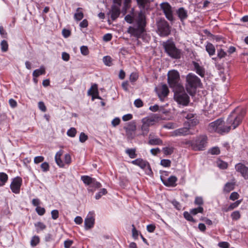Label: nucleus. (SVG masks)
<instances>
[{"mask_svg":"<svg viewBox=\"0 0 248 248\" xmlns=\"http://www.w3.org/2000/svg\"><path fill=\"white\" fill-rule=\"evenodd\" d=\"M217 166L221 169H225L228 167V164L222 160H219L217 162Z\"/></svg>","mask_w":248,"mask_h":248,"instance_id":"nucleus-43","label":"nucleus"},{"mask_svg":"<svg viewBox=\"0 0 248 248\" xmlns=\"http://www.w3.org/2000/svg\"><path fill=\"white\" fill-rule=\"evenodd\" d=\"M34 226L37 232L46 229V225L41 222H37L35 223L34 224Z\"/></svg>","mask_w":248,"mask_h":248,"instance_id":"nucleus-31","label":"nucleus"},{"mask_svg":"<svg viewBox=\"0 0 248 248\" xmlns=\"http://www.w3.org/2000/svg\"><path fill=\"white\" fill-rule=\"evenodd\" d=\"M136 152V149L135 148H127L125 150V153L130 158H135L137 157V155Z\"/></svg>","mask_w":248,"mask_h":248,"instance_id":"nucleus-28","label":"nucleus"},{"mask_svg":"<svg viewBox=\"0 0 248 248\" xmlns=\"http://www.w3.org/2000/svg\"><path fill=\"white\" fill-rule=\"evenodd\" d=\"M77 134V130L75 128L71 127L67 132V134L69 137H75Z\"/></svg>","mask_w":248,"mask_h":248,"instance_id":"nucleus-41","label":"nucleus"},{"mask_svg":"<svg viewBox=\"0 0 248 248\" xmlns=\"http://www.w3.org/2000/svg\"><path fill=\"white\" fill-rule=\"evenodd\" d=\"M176 14L181 22H183L188 17L187 12L183 7L179 8L176 11Z\"/></svg>","mask_w":248,"mask_h":248,"instance_id":"nucleus-18","label":"nucleus"},{"mask_svg":"<svg viewBox=\"0 0 248 248\" xmlns=\"http://www.w3.org/2000/svg\"><path fill=\"white\" fill-rule=\"evenodd\" d=\"M35 210L37 214L40 216L44 215L46 212L45 209L40 206H37Z\"/></svg>","mask_w":248,"mask_h":248,"instance_id":"nucleus-48","label":"nucleus"},{"mask_svg":"<svg viewBox=\"0 0 248 248\" xmlns=\"http://www.w3.org/2000/svg\"><path fill=\"white\" fill-rule=\"evenodd\" d=\"M184 113V117L188 120V123L189 127H192L196 125L198 123V120L195 118V115L193 113H187L186 114L185 112Z\"/></svg>","mask_w":248,"mask_h":248,"instance_id":"nucleus-17","label":"nucleus"},{"mask_svg":"<svg viewBox=\"0 0 248 248\" xmlns=\"http://www.w3.org/2000/svg\"><path fill=\"white\" fill-rule=\"evenodd\" d=\"M71 162V157L69 154L64 155V163L67 165H69Z\"/></svg>","mask_w":248,"mask_h":248,"instance_id":"nucleus-55","label":"nucleus"},{"mask_svg":"<svg viewBox=\"0 0 248 248\" xmlns=\"http://www.w3.org/2000/svg\"><path fill=\"white\" fill-rule=\"evenodd\" d=\"M44 157L43 156H36L34 157V162L35 164H38V163L43 162L44 161Z\"/></svg>","mask_w":248,"mask_h":248,"instance_id":"nucleus-60","label":"nucleus"},{"mask_svg":"<svg viewBox=\"0 0 248 248\" xmlns=\"http://www.w3.org/2000/svg\"><path fill=\"white\" fill-rule=\"evenodd\" d=\"M155 228V226L154 224H149L147 226V230L149 232H153Z\"/></svg>","mask_w":248,"mask_h":248,"instance_id":"nucleus-63","label":"nucleus"},{"mask_svg":"<svg viewBox=\"0 0 248 248\" xmlns=\"http://www.w3.org/2000/svg\"><path fill=\"white\" fill-rule=\"evenodd\" d=\"M227 52H225L223 49L220 48L217 50V57L213 58V59L216 60L217 58L219 59H221L223 58H225L227 56Z\"/></svg>","mask_w":248,"mask_h":248,"instance_id":"nucleus-30","label":"nucleus"},{"mask_svg":"<svg viewBox=\"0 0 248 248\" xmlns=\"http://www.w3.org/2000/svg\"><path fill=\"white\" fill-rule=\"evenodd\" d=\"M205 49L209 55L213 56L215 54L216 49L214 46L211 43H207L205 46Z\"/></svg>","mask_w":248,"mask_h":248,"instance_id":"nucleus-26","label":"nucleus"},{"mask_svg":"<svg viewBox=\"0 0 248 248\" xmlns=\"http://www.w3.org/2000/svg\"><path fill=\"white\" fill-rule=\"evenodd\" d=\"M160 7L166 18L170 21H173L174 20L173 11L170 4L168 2H164L160 4Z\"/></svg>","mask_w":248,"mask_h":248,"instance_id":"nucleus-11","label":"nucleus"},{"mask_svg":"<svg viewBox=\"0 0 248 248\" xmlns=\"http://www.w3.org/2000/svg\"><path fill=\"white\" fill-rule=\"evenodd\" d=\"M39 108L43 112H46V107L44 103L42 101H40L38 104Z\"/></svg>","mask_w":248,"mask_h":248,"instance_id":"nucleus-53","label":"nucleus"},{"mask_svg":"<svg viewBox=\"0 0 248 248\" xmlns=\"http://www.w3.org/2000/svg\"><path fill=\"white\" fill-rule=\"evenodd\" d=\"M186 88L187 92L190 95H194L197 88L200 87L202 85L200 79L195 74L189 73L186 77Z\"/></svg>","mask_w":248,"mask_h":248,"instance_id":"nucleus-3","label":"nucleus"},{"mask_svg":"<svg viewBox=\"0 0 248 248\" xmlns=\"http://www.w3.org/2000/svg\"><path fill=\"white\" fill-rule=\"evenodd\" d=\"M163 46L165 52L171 58L178 59L180 58L181 51L178 49L173 42L168 40L163 42Z\"/></svg>","mask_w":248,"mask_h":248,"instance_id":"nucleus-5","label":"nucleus"},{"mask_svg":"<svg viewBox=\"0 0 248 248\" xmlns=\"http://www.w3.org/2000/svg\"><path fill=\"white\" fill-rule=\"evenodd\" d=\"M190 127H184L176 129L170 132V135L171 137L185 136L188 135H192L194 134L190 130Z\"/></svg>","mask_w":248,"mask_h":248,"instance_id":"nucleus-12","label":"nucleus"},{"mask_svg":"<svg viewBox=\"0 0 248 248\" xmlns=\"http://www.w3.org/2000/svg\"><path fill=\"white\" fill-rule=\"evenodd\" d=\"M242 201V200H237L235 202L231 203L229 205L230 209H231V210H232L234 208L237 207L239 206V205L241 203Z\"/></svg>","mask_w":248,"mask_h":248,"instance_id":"nucleus-46","label":"nucleus"},{"mask_svg":"<svg viewBox=\"0 0 248 248\" xmlns=\"http://www.w3.org/2000/svg\"><path fill=\"white\" fill-rule=\"evenodd\" d=\"M160 164L164 167H169L171 165V161L169 159H162L160 161Z\"/></svg>","mask_w":248,"mask_h":248,"instance_id":"nucleus-44","label":"nucleus"},{"mask_svg":"<svg viewBox=\"0 0 248 248\" xmlns=\"http://www.w3.org/2000/svg\"><path fill=\"white\" fill-rule=\"evenodd\" d=\"M52 218L56 219L59 217V211L57 210H53L51 212Z\"/></svg>","mask_w":248,"mask_h":248,"instance_id":"nucleus-57","label":"nucleus"},{"mask_svg":"<svg viewBox=\"0 0 248 248\" xmlns=\"http://www.w3.org/2000/svg\"><path fill=\"white\" fill-rule=\"evenodd\" d=\"M62 58L63 61L67 62L70 59V55L68 53L63 52L62 53Z\"/></svg>","mask_w":248,"mask_h":248,"instance_id":"nucleus-62","label":"nucleus"},{"mask_svg":"<svg viewBox=\"0 0 248 248\" xmlns=\"http://www.w3.org/2000/svg\"><path fill=\"white\" fill-rule=\"evenodd\" d=\"M80 51L81 53L84 56L87 55L89 53L87 46H82L80 47Z\"/></svg>","mask_w":248,"mask_h":248,"instance_id":"nucleus-49","label":"nucleus"},{"mask_svg":"<svg viewBox=\"0 0 248 248\" xmlns=\"http://www.w3.org/2000/svg\"><path fill=\"white\" fill-rule=\"evenodd\" d=\"M210 152L212 155H218L220 153V150L218 147H215L210 149Z\"/></svg>","mask_w":248,"mask_h":248,"instance_id":"nucleus-54","label":"nucleus"},{"mask_svg":"<svg viewBox=\"0 0 248 248\" xmlns=\"http://www.w3.org/2000/svg\"><path fill=\"white\" fill-rule=\"evenodd\" d=\"M231 216L232 219L233 220H238L241 217L240 213L239 211H235L233 212L231 214Z\"/></svg>","mask_w":248,"mask_h":248,"instance_id":"nucleus-42","label":"nucleus"},{"mask_svg":"<svg viewBox=\"0 0 248 248\" xmlns=\"http://www.w3.org/2000/svg\"><path fill=\"white\" fill-rule=\"evenodd\" d=\"M174 148L173 147H165L162 148V151L165 155H171L174 152Z\"/></svg>","mask_w":248,"mask_h":248,"instance_id":"nucleus-32","label":"nucleus"},{"mask_svg":"<svg viewBox=\"0 0 248 248\" xmlns=\"http://www.w3.org/2000/svg\"><path fill=\"white\" fill-rule=\"evenodd\" d=\"M107 193V189L105 188L101 189L99 192L96 194L95 198L96 200L99 199L103 195L106 194Z\"/></svg>","mask_w":248,"mask_h":248,"instance_id":"nucleus-40","label":"nucleus"},{"mask_svg":"<svg viewBox=\"0 0 248 248\" xmlns=\"http://www.w3.org/2000/svg\"><path fill=\"white\" fill-rule=\"evenodd\" d=\"M73 244V240H66L64 242V247L65 248H70Z\"/></svg>","mask_w":248,"mask_h":248,"instance_id":"nucleus-59","label":"nucleus"},{"mask_svg":"<svg viewBox=\"0 0 248 248\" xmlns=\"http://www.w3.org/2000/svg\"><path fill=\"white\" fill-rule=\"evenodd\" d=\"M236 170L240 172L245 179H248V168L242 163H238L235 166Z\"/></svg>","mask_w":248,"mask_h":248,"instance_id":"nucleus-16","label":"nucleus"},{"mask_svg":"<svg viewBox=\"0 0 248 248\" xmlns=\"http://www.w3.org/2000/svg\"><path fill=\"white\" fill-rule=\"evenodd\" d=\"M45 73V68L43 66H42L39 69H36L33 71L32 76L34 78H37L40 75H44Z\"/></svg>","mask_w":248,"mask_h":248,"instance_id":"nucleus-27","label":"nucleus"},{"mask_svg":"<svg viewBox=\"0 0 248 248\" xmlns=\"http://www.w3.org/2000/svg\"><path fill=\"white\" fill-rule=\"evenodd\" d=\"M173 91L174 99L179 105L184 106L188 105L190 102V98L184 90L183 87L173 90Z\"/></svg>","mask_w":248,"mask_h":248,"instance_id":"nucleus-6","label":"nucleus"},{"mask_svg":"<svg viewBox=\"0 0 248 248\" xmlns=\"http://www.w3.org/2000/svg\"><path fill=\"white\" fill-rule=\"evenodd\" d=\"M131 163L140 167L141 169L144 170L147 175L149 176H152L153 175V172L150 164L147 161L140 158L132 160Z\"/></svg>","mask_w":248,"mask_h":248,"instance_id":"nucleus-10","label":"nucleus"},{"mask_svg":"<svg viewBox=\"0 0 248 248\" xmlns=\"http://www.w3.org/2000/svg\"><path fill=\"white\" fill-rule=\"evenodd\" d=\"M22 182V179L19 177H17L13 180L10 185V188L13 193H19Z\"/></svg>","mask_w":248,"mask_h":248,"instance_id":"nucleus-14","label":"nucleus"},{"mask_svg":"<svg viewBox=\"0 0 248 248\" xmlns=\"http://www.w3.org/2000/svg\"><path fill=\"white\" fill-rule=\"evenodd\" d=\"M194 203L196 205L201 206L203 204V201L201 197H196L195 199Z\"/></svg>","mask_w":248,"mask_h":248,"instance_id":"nucleus-45","label":"nucleus"},{"mask_svg":"<svg viewBox=\"0 0 248 248\" xmlns=\"http://www.w3.org/2000/svg\"><path fill=\"white\" fill-rule=\"evenodd\" d=\"M148 143L151 145H161L163 143L162 140L158 138H153L152 134H150L149 136Z\"/></svg>","mask_w":248,"mask_h":248,"instance_id":"nucleus-25","label":"nucleus"},{"mask_svg":"<svg viewBox=\"0 0 248 248\" xmlns=\"http://www.w3.org/2000/svg\"><path fill=\"white\" fill-rule=\"evenodd\" d=\"M124 19L129 24L134 23V25L129 26L127 30V33H129L131 36H133L137 39L141 38L146 41L150 39V37L146 33V16L143 12L140 11L133 16L127 15L125 16Z\"/></svg>","mask_w":248,"mask_h":248,"instance_id":"nucleus-2","label":"nucleus"},{"mask_svg":"<svg viewBox=\"0 0 248 248\" xmlns=\"http://www.w3.org/2000/svg\"><path fill=\"white\" fill-rule=\"evenodd\" d=\"M203 208L202 206H199L197 208H193L190 210V213L193 215H196L198 213H202Z\"/></svg>","mask_w":248,"mask_h":248,"instance_id":"nucleus-37","label":"nucleus"},{"mask_svg":"<svg viewBox=\"0 0 248 248\" xmlns=\"http://www.w3.org/2000/svg\"><path fill=\"white\" fill-rule=\"evenodd\" d=\"M163 183L166 186H174L177 180V178L174 176H171L167 180L161 178Z\"/></svg>","mask_w":248,"mask_h":248,"instance_id":"nucleus-22","label":"nucleus"},{"mask_svg":"<svg viewBox=\"0 0 248 248\" xmlns=\"http://www.w3.org/2000/svg\"><path fill=\"white\" fill-rule=\"evenodd\" d=\"M235 181L233 179L230 182H227L224 186L223 187V192L224 193H228L230 191L233 190L234 189V187L235 186Z\"/></svg>","mask_w":248,"mask_h":248,"instance_id":"nucleus-20","label":"nucleus"},{"mask_svg":"<svg viewBox=\"0 0 248 248\" xmlns=\"http://www.w3.org/2000/svg\"><path fill=\"white\" fill-rule=\"evenodd\" d=\"M41 168L43 171L46 172L49 170V165L48 163L45 162L41 165Z\"/></svg>","mask_w":248,"mask_h":248,"instance_id":"nucleus-47","label":"nucleus"},{"mask_svg":"<svg viewBox=\"0 0 248 248\" xmlns=\"http://www.w3.org/2000/svg\"><path fill=\"white\" fill-rule=\"evenodd\" d=\"M138 78V75L136 73H132L130 76L129 79L131 82H134L137 80Z\"/></svg>","mask_w":248,"mask_h":248,"instance_id":"nucleus-56","label":"nucleus"},{"mask_svg":"<svg viewBox=\"0 0 248 248\" xmlns=\"http://www.w3.org/2000/svg\"><path fill=\"white\" fill-rule=\"evenodd\" d=\"M120 6L113 5L111 7V18L112 20L116 19L120 15Z\"/></svg>","mask_w":248,"mask_h":248,"instance_id":"nucleus-21","label":"nucleus"},{"mask_svg":"<svg viewBox=\"0 0 248 248\" xmlns=\"http://www.w3.org/2000/svg\"><path fill=\"white\" fill-rule=\"evenodd\" d=\"M62 153L63 152L62 150H60L56 153L55 156L56 164L61 168H63L64 167V164L61 158L62 155Z\"/></svg>","mask_w":248,"mask_h":248,"instance_id":"nucleus-24","label":"nucleus"},{"mask_svg":"<svg viewBox=\"0 0 248 248\" xmlns=\"http://www.w3.org/2000/svg\"><path fill=\"white\" fill-rule=\"evenodd\" d=\"M152 122H153V121L151 120H147L146 121L143 122V124L141 127L142 131L141 135L144 136L148 134L149 131L150 124Z\"/></svg>","mask_w":248,"mask_h":248,"instance_id":"nucleus-23","label":"nucleus"},{"mask_svg":"<svg viewBox=\"0 0 248 248\" xmlns=\"http://www.w3.org/2000/svg\"><path fill=\"white\" fill-rule=\"evenodd\" d=\"M132 236L134 239H137L138 236V231L136 229L134 225H132Z\"/></svg>","mask_w":248,"mask_h":248,"instance_id":"nucleus-58","label":"nucleus"},{"mask_svg":"<svg viewBox=\"0 0 248 248\" xmlns=\"http://www.w3.org/2000/svg\"><path fill=\"white\" fill-rule=\"evenodd\" d=\"M239 195L236 192H233L230 196V199L232 201H235L239 198Z\"/></svg>","mask_w":248,"mask_h":248,"instance_id":"nucleus-52","label":"nucleus"},{"mask_svg":"<svg viewBox=\"0 0 248 248\" xmlns=\"http://www.w3.org/2000/svg\"><path fill=\"white\" fill-rule=\"evenodd\" d=\"M156 93L160 100H163L169 94V90L166 84H162L160 87L156 88Z\"/></svg>","mask_w":248,"mask_h":248,"instance_id":"nucleus-15","label":"nucleus"},{"mask_svg":"<svg viewBox=\"0 0 248 248\" xmlns=\"http://www.w3.org/2000/svg\"><path fill=\"white\" fill-rule=\"evenodd\" d=\"M179 73L175 70L170 71L168 74V82L170 88L173 90L183 87L179 83Z\"/></svg>","mask_w":248,"mask_h":248,"instance_id":"nucleus-7","label":"nucleus"},{"mask_svg":"<svg viewBox=\"0 0 248 248\" xmlns=\"http://www.w3.org/2000/svg\"><path fill=\"white\" fill-rule=\"evenodd\" d=\"M245 113L244 109L236 108L229 116L226 125H224L222 119H218L209 124L208 131L210 132H217L219 134L228 133L232 127L234 129L240 124Z\"/></svg>","mask_w":248,"mask_h":248,"instance_id":"nucleus-1","label":"nucleus"},{"mask_svg":"<svg viewBox=\"0 0 248 248\" xmlns=\"http://www.w3.org/2000/svg\"><path fill=\"white\" fill-rule=\"evenodd\" d=\"M190 212L189 213L187 211H185L184 212V217L188 221H191L192 222H195V220L193 218L192 216L191 215Z\"/></svg>","mask_w":248,"mask_h":248,"instance_id":"nucleus-38","label":"nucleus"},{"mask_svg":"<svg viewBox=\"0 0 248 248\" xmlns=\"http://www.w3.org/2000/svg\"><path fill=\"white\" fill-rule=\"evenodd\" d=\"M192 63L194 66V70L196 73L201 77H203L205 74V70L204 68L196 62H193Z\"/></svg>","mask_w":248,"mask_h":248,"instance_id":"nucleus-19","label":"nucleus"},{"mask_svg":"<svg viewBox=\"0 0 248 248\" xmlns=\"http://www.w3.org/2000/svg\"><path fill=\"white\" fill-rule=\"evenodd\" d=\"M8 179L7 174L4 172H0V186H3Z\"/></svg>","mask_w":248,"mask_h":248,"instance_id":"nucleus-29","label":"nucleus"},{"mask_svg":"<svg viewBox=\"0 0 248 248\" xmlns=\"http://www.w3.org/2000/svg\"><path fill=\"white\" fill-rule=\"evenodd\" d=\"M207 141L205 135H200L191 140L186 141V144L191 147L194 151H203L204 150Z\"/></svg>","mask_w":248,"mask_h":248,"instance_id":"nucleus-4","label":"nucleus"},{"mask_svg":"<svg viewBox=\"0 0 248 248\" xmlns=\"http://www.w3.org/2000/svg\"><path fill=\"white\" fill-rule=\"evenodd\" d=\"M88 93L90 95L93 94H98L97 85L96 84L92 85L91 88L88 90Z\"/></svg>","mask_w":248,"mask_h":248,"instance_id":"nucleus-33","label":"nucleus"},{"mask_svg":"<svg viewBox=\"0 0 248 248\" xmlns=\"http://www.w3.org/2000/svg\"><path fill=\"white\" fill-rule=\"evenodd\" d=\"M177 125L176 124L172 123H168L164 126V127L168 129H174L177 127Z\"/></svg>","mask_w":248,"mask_h":248,"instance_id":"nucleus-51","label":"nucleus"},{"mask_svg":"<svg viewBox=\"0 0 248 248\" xmlns=\"http://www.w3.org/2000/svg\"><path fill=\"white\" fill-rule=\"evenodd\" d=\"M112 37V36L111 34L107 33L103 36V39L104 41L108 42L111 40Z\"/></svg>","mask_w":248,"mask_h":248,"instance_id":"nucleus-61","label":"nucleus"},{"mask_svg":"<svg viewBox=\"0 0 248 248\" xmlns=\"http://www.w3.org/2000/svg\"><path fill=\"white\" fill-rule=\"evenodd\" d=\"M158 33L161 36H167L170 32V26L164 19H160L157 22Z\"/></svg>","mask_w":248,"mask_h":248,"instance_id":"nucleus-9","label":"nucleus"},{"mask_svg":"<svg viewBox=\"0 0 248 248\" xmlns=\"http://www.w3.org/2000/svg\"><path fill=\"white\" fill-rule=\"evenodd\" d=\"M218 245L219 247L222 248H228L230 245L227 242H219Z\"/></svg>","mask_w":248,"mask_h":248,"instance_id":"nucleus-64","label":"nucleus"},{"mask_svg":"<svg viewBox=\"0 0 248 248\" xmlns=\"http://www.w3.org/2000/svg\"><path fill=\"white\" fill-rule=\"evenodd\" d=\"M81 180L85 185L89 186V191H93L102 186L101 183L97 182L94 178H92L88 175L82 176Z\"/></svg>","mask_w":248,"mask_h":248,"instance_id":"nucleus-8","label":"nucleus"},{"mask_svg":"<svg viewBox=\"0 0 248 248\" xmlns=\"http://www.w3.org/2000/svg\"><path fill=\"white\" fill-rule=\"evenodd\" d=\"M40 242V238L38 236H33L31 240V245L32 247L36 246Z\"/></svg>","mask_w":248,"mask_h":248,"instance_id":"nucleus-35","label":"nucleus"},{"mask_svg":"<svg viewBox=\"0 0 248 248\" xmlns=\"http://www.w3.org/2000/svg\"><path fill=\"white\" fill-rule=\"evenodd\" d=\"M1 50L2 52H6L8 49V44L6 41L2 40L0 43Z\"/></svg>","mask_w":248,"mask_h":248,"instance_id":"nucleus-39","label":"nucleus"},{"mask_svg":"<svg viewBox=\"0 0 248 248\" xmlns=\"http://www.w3.org/2000/svg\"><path fill=\"white\" fill-rule=\"evenodd\" d=\"M103 61L107 66H110L112 65V59L109 56H104L103 58Z\"/></svg>","mask_w":248,"mask_h":248,"instance_id":"nucleus-36","label":"nucleus"},{"mask_svg":"<svg viewBox=\"0 0 248 248\" xmlns=\"http://www.w3.org/2000/svg\"><path fill=\"white\" fill-rule=\"evenodd\" d=\"M95 214L93 211L90 212L85 219L84 226L86 230L93 228L94 224Z\"/></svg>","mask_w":248,"mask_h":248,"instance_id":"nucleus-13","label":"nucleus"},{"mask_svg":"<svg viewBox=\"0 0 248 248\" xmlns=\"http://www.w3.org/2000/svg\"><path fill=\"white\" fill-rule=\"evenodd\" d=\"M80 8H78L77 9V12L74 15V18L76 20L79 21L83 17V13L82 12L80 11Z\"/></svg>","mask_w":248,"mask_h":248,"instance_id":"nucleus-34","label":"nucleus"},{"mask_svg":"<svg viewBox=\"0 0 248 248\" xmlns=\"http://www.w3.org/2000/svg\"><path fill=\"white\" fill-rule=\"evenodd\" d=\"M88 139V136L84 133L81 132L79 135V141L83 143Z\"/></svg>","mask_w":248,"mask_h":248,"instance_id":"nucleus-50","label":"nucleus"}]
</instances>
